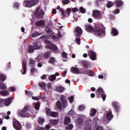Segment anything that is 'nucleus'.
I'll use <instances>...</instances> for the list:
<instances>
[{
	"instance_id": "nucleus-1",
	"label": "nucleus",
	"mask_w": 130,
	"mask_h": 130,
	"mask_svg": "<svg viewBox=\"0 0 130 130\" xmlns=\"http://www.w3.org/2000/svg\"><path fill=\"white\" fill-rule=\"evenodd\" d=\"M94 34L99 37H103L105 35L104 30L100 26H98L94 30Z\"/></svg>"
},
{
	"instance_id": "nucleus-2",
	"label": "nucleus",
	"mask_w": 130,
	"mask_h": 130,
	"mask_svg": "<svg viewBox=\"0 0 130 130\" xmlns=\"http://www.w3.org/2000/svg\"><path fill=\"white\" fill-rule=\"evenodd\" d=\"M28 110L29 107L25 106L21 111H19L18 112V115L21 117H29L30 115L28 113H27V111H28Z\"/></svg>"
},
{
	"instance_id": "nucleus-3",
	"label": "nucleus",
	"mask_w": 130,
	"mask_h": 130,
	"mask_svg": "<svg viewBox=\"0 0 130 130\" xmlns=\"http://www.w3.org/2000/svg\"><path fill=\"white\" fill-rule=\"evenodd\" d=\"M45 44H46L47 48H49L51 50H54V51H57L58 50V48L55 45L53 44V43L50 42V41L47 40L45 41Z\"/></svg>"
},
{
	"instance_id": "nucleus-4",
	"label": "nucleus",
	"mask_w": 130,
	"mask_h": 130,
	"mask_svg": "<svg viewBox=\"0 0 130 130\" xmlns=\"http://www.w3.org/2000/svg\"><path fill=\"white\" fill-rule=\"evenodd\" d=\"M35 15L37 18L42 19V18H43V16H44V12L40 7H39L37 8L36 11L35 12Z\"/></svg>"
},
{
	"instance_id": "nucleus-5",
	"label": "nucleus",
	"mask_w": 130,
	"mask_h": 130,
	"mask_svg": "<svg viewBox=\"0 0 130 130\" xmlns=\"http://www.w3.org/2000/svg\"><path fill=\"white\" fill-rule=\"evenodd\" d=\"M96 95H97L98 98H100L101 96L103 101H105V100L106 99V94L104 93L103 89L101 88H99L96 92Z\"/></svg>"
},
{
	"instance_id": "nucleus-6",
	"label": "nucleus",
	"mask_w": 130,
	"mask_h": 130,
	"mask_svg": "<svg viewBox=\"0 0 130 130\" xmlns=\"http://www.w3.org/2000/svg\"><path fill=\"white\" fill-rule=\"evenodd\" d=\"M12 103V99L11 98L5 99V100H3L2 99H0V106H2L3 104L4 103L6 106H8L11 104Z\"/></svg>"
},
{
	"instance_id": "nucleus-7",
	"label": "nucleus",
	"mask_w": 130,
	"mask_h": 130,
	"mask_svg": "<svg viewBox=\"0 0 130 130\" xmlns=\"http://www.w3.org/2000/svg\"><path fill=\"white\" fill-rule=\"evenodd\" d=\"M92 17L95 19H102L101 12L99 10H94L92 12Z\"/></svg>"
},
{
	"instance_id": "nucleus-8",
	"label": "nucleus",
	"mask_w": 130,
	"mask_h": 130,
	"mask_svg": "<svg viewBox=\"0 0 130 130\" xmlns=\"http://www.w3.org/2000/svg\"><path fill=\"white\" fill-rule=\"evenodd\" d=\"M83 33V30L80 26H77L74 30V34L76 37H80Z\"/></svg>"
},
{
	"instance_id": "nucleus-9",
	"label": "nucleus",
	"mask_w": 130,
	"mask_h": 130,
	"mask_svg": "<svg viewBox=\"0 0 130 130\" xmlns=\"http://www.w3.org/2000/svg\"><path fill=\"white\" fill-rule=\"evenodd\" d=\"M46 111L47 112L48 115H50V116H52V117H57L58 116V113L57 112H52L51 110L48 108L46 109Z\"/></svg>"
},
{
	"instance_id": "nucleus-10",
	"label": "nucleus",
	"mask_w": 130,
	"mask_h": 130,
	"mask_svg": "<svg viewBox=\"0 0 130 130\" xmlns=\"http://www.w3.org/2000/svg\"><path fill=\"white\" fill-rule=\"evenodd\" d=\"M88 56L92 60L96 59V53L93 50L89 51Z\"/></svg>"
},
{
	"instance_id": "nucleus-11",
	"label": "nucleus",
	"mask_w": 130,
	"mask_h": 130,
	"mask_svg": "<svg viewBox=\"0 0 130 130\" xmlns=\"http://www.w3.org/2000/svg\"><path fill=\"white\" fill-rule=\"evenodd\" d=\"M13 126H14V128H15V129H17V130H21L22 129V127L21 126V124L17 120L14 121Z\"/></svg>"
},
{
	"instance_id": "nucleus-12",
	"label": "nucleus",
	"mask_w": 130,
	"mask_h": 130,
	"mask_svg": "<svg viewBox=\"0 0 130 130\" xmlns=\"http://www.w3.org/2000/svg\"><path fill=\"white\" fill-rule=\"evenodd\" d=\"M36 26L38 27H44L45 26V21L43 20L38 21L36 22Z\"/></svg>"
},
{
	"instance_id": "nucleus-13",
	"label": "nucleus",
	"mask_w": 130,
	"mask_h": 130,
	"mask_svg": "<svg viewBox=\"0 0 130 130\" xmlns=\"http://www.w3.org/2000/svg\"><path fill=\"white\" fill-rule=\"evenodd\" d=\"M34 49L35 50L40 49L42 47V45L41 44V42H37L35 44H34Z\"/></svg>"
},
{
	"instance_id": "nucleus-14",
	"label": "nucleus",
	"mask_w": 130,
	"mask_h": 130,
	"mask_svg": "<svg viewBox=\"0 0 130 130\" xmlns=\"http://www.w3.org/2000/svg\"><path fill=\"white\" fill-rule=\"evenodd\" d=\"M46 32L50 34L49 37H50V38H52V39H55V38H56V37L52 34V31H51V30L50 29L47 28L46 29Z\"/></svg>"
},
{
	"instance_id": "nucleus-15",
	"label": "nucleus",
	"mask_w": 130,
	"mask_h": 130,
	"mask_svg": "<svg viewBox=\"0 0 130 130\" xmlns=\"http://www.w3.org/2000/svg\"><path fill=\"white\" fill-rule=\"evenodd\" d=\"M24 5L26 8H31V7H33V6H34V4H33L31 2V1H28L24 2Z\"/></svg>"
},
{
	"instance_id": "nucleus-16",
	"label": "nucleus",
	"mask_w": 130,
	"mask_h": 130,
	"mask_svg": "<svg viewBox=\"0 0 130 130\" xmlns=\"http://www.w3.org/2000/svg\"><path fill=\"white\" fill-rule=\"evenodd\" d=\"M60 100L62 101V103L63 107H66V106H68V102H67V101H66V96L63 95H61Z\"/></svg>"
},
{
	"instance_id": "nucleus-17",
	"label": "nucleus",
	"mask_w": 130,
	"mask_h": 130,
	"mask_svg": "<svg viewBox=\"0 0 130 130\" xmlns=\"http://www.w3.org/2000/svg\"><path fill=\"white\" fill-rule=\"evenodd\" d=\"M85 29L87 32H93L94 28H93V27L91 26L90 24H87L85 25Z\"/></svg>"
},
{
	"instance_id": "nucleus-18",
	"label": "nucleus",
	"mask_w": 130,
	"mask_h": 130,
	"mask_svg": "<svg viewBox=\"0 0 130 130\" xmlns=\"http://www.w3.org/2000/svg\"><path fill=\"white\" fill-rule=\"evenodd\" d=\"M76 126L78 128H80L81 127V125L83 124V120L81 119L80 118H78L77 119V121L76 122Z\"/></svg>"
},
{
	"instance_id": "nucleus-19",
	"label": "nucleus",
	"mask_w": 130,
	"mask_h": 130,
	"mask_svg": "<svg viewBox=\"0 0 130 130\" xmlns=\"http://www.w3.org/2000/svg\"><path fill=\"white\" fill-rule=\"evenodd\" d=\"M71 73H73V74H80V70L78 68H75L73 67L71 69Z\"/></svg>"
},
{
	"instance_id": "nucleus-20",
	"label": "nucleus",
	"mask_w": 130,
	"mask_h": 130,
	"mask_svg": "<svg viewBox=\"0 0 130 130\" xmlns=\"http://www.w3.org/2000/svg\"><path fill=\"white\" fill-rule=\"evenodd\" d=\"M85 130H91V120L86 122L85 123Z\"/></svg>"
},
{
	"instance_id": "nucleus-21",
	"label": "nucleus",
	"mask_w": 130,
	"mask_h": 130,
	"mask_svg": "<svg viewBox=\"0 0 130 130\" xmlns=\"http://www.w3.org/2000/svg\"><path fill=\"white\" fill-rule=\"evenodd\" d=\"M26 60H23L22 62V68L23 72H22V75H25L26 74Z\"/></svg>"
},
{
	"instance_id": "nucleus-22",
	"label": "nucleus",
	"mask_w": 130,
	"mask_h": 130,
	"mask_svg": "<svg viewBox=\"0 0 130 130\" xmlns=\"http://www.w3.org/2000/svg\"><path fill=\"white\" fill-rule=\"evenodd\" d=\"M113 118V116H112V112H108L107 113V118L109 120H111L112 118Z\"/></svg>"
},
{
	"instance_id": "nucleus-23",
	"label": "nucleus",
	"mask_w": 130,
	"mask_h": 130,
	"mask_svg": "<svg viewBox=\"0 0 130 130\" xmlns=\"http://www.w3.org/2000/svg\"><path fill=\"white\" fill-rule=\"evenodd\" d=\"M64 90H65L64 87H63L62 86H60V87L56 88V90H57V92H59V93H61V92H63V91H64Z\"/></svg>"
},
{
	"instance_id": "nucleus-24",
	"label": "nucleus",
	"mask_w": 130,
	"mask_h": 130,
	"mask_svg": "<svg viewBox=\"0 0 130 130\" xmlns=\"http://www.w3.org/2000/svg\"><path fill=\"white\" fill-rule=\"evenodd\" d=\"M84 74H87L88 76H89L90 77H93L94 75V72L92 70H89V71H87L84 73Z\"/></svg>"
},
{
	"instance_id": "nucleus-25",
	"label": "nucleus",
	"mask_w": 130,
	"mask_h": 130,
	"mask_svg": "<svg viewBox=\"0 0 130 130\" xmlns=\"http://www.w3.org/2000/svg\"><path fill=\"white\" fill-rule=\"evenodd\" d=\"M34 50H35V49H34V46H29L27 51L28 53H33Z\"/></svg>"
},
{
	"instance_id": "nucleus-26",
	"label": "nucleus",
	"mask_w": 130,
	"mask_h": 130,
	"mask_svg": "<svg viewBox=\"0 0 130 130\" xmlns=\"http://www.w3.org/2000/svg\"><path fill=\"white\" fill-rule=\"evenodd\" d=\"M39 86L40 87L41 89L43 90H45V83L44 82H40L39 83Z\"/></svg>"
},
{
	"instance_id": "nucleus-27",
	"label": "nucleus",
	"mask_w": 130,
	"mask_h": 130,
	"mask_svg": "<svg viewBox=\"0 0 130 130\" xmlns=\"http://www.w3.org/2000/svg\"><path fill=\"white\" fill-rule=\"evenodd\" d=\"M70 122H71V119L69 117H66L64 121V124H69Z\"/></svg>"
},
{
	"instance_id": "nucleus-28",
	"label": "nucleus",
	"mask_w": 130,
	"mask_h": 130,
	"mask_svg": "<svg viewBox=\"0 0 130 130\" xmlns=\"http://www.w3.org/2000/svg\"><path fill=\"white\" fill-rule=\"evenodd\" d=\"M48 79L49 81L53 82V81H54L56 79V77H55L54 75H51L49 76Z\"/></svg>"
},
{
	"instance_id": "nucleus-29",
	"label": "nucleus",
	"mask_w": 130,
	"mask_h": 130,
	"mask_svg": "<svg viewBox=\"0 0 130 130\" xmlns=\"http://www.w3.org/2000/svg\"><path fill=\"white\" fill-rule=\"evenodd\" d=\"M0 89L2 90H6L7 89V86L4 84V82H1L0 83Z\"/></svg>"
},
{
	"instance_id": "nucleus-30",
	"label": "nucleus",
	"mask_w": 130,
	"mask_h": 130,
	"mask_svg": "<svg viewBox=\"0 0 130 130\" xmlns=\"http://www.w3.org/2000/svg\"><path fill=\"white\" fill-rule=\"evenodd\" d=\"M50 122L53 125H56L58 123V121L57 120H50Z\"/></svg>"
},
{
	"instance_id": "nucleus-31",
	"label": "nucleus",
	"mask_w": 130,
	"mask_h": 130,
	"mask_svg": "<svg viewBox=\"0 0 130 130\" xmlns=\"http://www.w3.org/2000/svg\"><path fill=\"white\" fill-rule=\"evenodd\" d=\"M49 63H52V64H53L54 63H55V62H56V60H55V59L54 58L51 57L49 59Z\"/></svg>"
},
{
	"instance_id": "nucleus-32",
	"label": "nucleus",
	"mask_w": 130,
	"mask_h": 130,
	"mask_svg": "<svg viewBox=\"0 0 130 130\" xmlns=\"http://www.w3.org/2000/svg\"><path fill=\"white\" fill-rule=\"evenodd\" d=\"M112 33L114 36H116L117 35H118V31H117V29L115 28H112Z\"/></svg>"
},
{
	"instance_id": "nucleus-33",
	"label": "nucleus",
	"mask_w": 130,
	"mask_h": 130,
	"mask_svg": "<svg viewBox=\"0 0 130 130\" xmlns=\"http://www.w3.org/2000/svg\"><path fill=\"white\" fill-rule=\"evenodd\" d=\"M115 3H116V4L117 6V7H121V6H122L123 4L121 1H119V0H117L115 1Z\"/></svg>"
},
{
	"instance_id": "nucleus-34",
	"label": "nucleus",
	"mask_w": 130,
	"mask_h": 130,
	"mask_svg": "<svg viewBox=\"0 0 130 130\" xmlns=\"http://www.w3.org/2000/svg\"><path fill=\"white\" fill-rule=\"evenodd\" d=\"M38 122L39 124H43V123H44V119L41 117H39L38 119Z\"/></svg>"
},
{
	"instance_id": "nucleus-35",
	"label": "nucleus",
	"mask_w": 130,
	"mask_h": 130,
	"mask_svg": "<svg viewBox=\"0 0 130 130\" xmlns=\"http://www.w3.org/2000/svg\"><path fill=\"white\" fill-rule=\"evenodd\" d=\"M0 94L1 95H3V96H7L9 95V92H8V91H6V90H3L2 91H0Z\"/></svg>"
},
{
	"instance_id": "nucleus-36",
	"label": "nucleus",
	"mask_w": 130,
	"mask_h": 130,
	"mask_svg": "<svg viewBox=\"0 0 130 130\" xmlns=\"http://www.w3.org/2000/svg\"><path fill=\"white\" fill-rule=\"evenodd\" d=\"M57 10H60V12H61L62 16H64L66 15L64 14V11L62 10V9H60V6H58L56 8Z\"/></svg>"
},
{
	"instance_id": "nucleus-37",
	"label": "nucleus",
	"mask_w": 130,
	"mask_h": 130,
	"mask_svg": "<svg viewBox=\"0 0 130 130\" xmlns=\"http://www.w3.org/2000/svg\"><path fill=\"white\" fill-rule=\"evenodd\" d=\"M56 106L59 109L62 108V107H61V103L59 101L56 102Z\"/></svg>"
},
{
	"instance_id": "nucleus-38",
	"label": "nucleus",
	"mask_w": 130,
	"mask_h": 130,
	"mask_svg": "<svg viewBox=\"0 0 130 130\" xmlns=\"http://www.w3.org/2000/svg\"><path fill=\"white\" fill-rule=\"evenodd\" d=\"M90 116H94V115L96 114V109H92L91 111H90Z\"/></svg>"
},
{
	"instance_id": "nucleus-39",
	"label": "nucleus",
	"mask_w": 130,
	"mask_h": 130,
	"mask_svg": "<svg viewBox=\"0 0 130 130\" xmlns=\"http://www.w3.org/2000/svg\"><path fill=\"white\" fill-rule=\"evenodd\" d=\"M6 76L1 74L0 75V80L1 81H5L6 80Z\"/></svg>"
},
{
	"instance_id": "nucleus-40",
	"label": "nucleus",
	"mask_w": 130,
	"mask_h": 130,
	"mask_svg": "<svg viewBox=\"0 0 130 130\" xmlns=\"http://www.w3.org/2000/svg\"><path fill=\"white\" fill-rule=\"evenodd\" d=\"M49 55H50V52H47L44 54V57L47 58V57H49Z\"/></svg>"
},
{
	"instance_id": "nucleus-41",
	"label": "nucleus",
	"mask_w": 130,
	"mask_h": 130,
	"mask_svg": "<svg viewBox=\"0 0 130 130\" xmlns=\"http://www.w3.org/2000/svg\"><path fill=\"white\" fill-rule=\"evenodd\" d=\"M107 6L108 8H111V7L113 6V3L111 2H109Z\"/></svg>"
},
{
	"instance_id": "nucleus-42",
	"label": "nucleus",
	"mask_w": 130,
	"mask_h": 130,
	"mask_svg": "<svg viewBox=\"0 0 130 130\" xmlns=\"http://www.w3.org/2000/svg\"><path fill=\"white\" fill-rule=\"evenodd\" d=\"M74 96H71L70 98H69L70 103H73V102H74Z\"/></svg>"
},
{
	"instance_id": "nucleus-43",
	"label": "nucleus",
	"mask_w": 130,
	"mask_h": 130,
	"mask_svg": "<svg viewBox=\"0 0 130 130\" xmlns=\"http://www.w3.org/2000/svg\"><path fill=\"white\" fill-rule=\"evenodd\" d=\"M30 2L34 4V6H35V5H37V4H38L39 0H30Z\"/></svg>"
},
{
	"instance_id": "nucleus-44",
	"label": "nucleus",
	"mask_w": 130,
	"mask_h": 130,
	"mask_svg": "<svg viewBox=\"0 0 130 130\" xmlns=\"http://www.w3.org/2000/svg\"><path fill=\"white\" fill-rule=\"evenodd\" d=\"M35 106L36 109H37V110H38V109H39V108L40 107V104L36 103V104H35Z\"/></svg>"
},
{
	"instance_id": "nucleus-45",
	"label": "nucleus",
	"mask_w": 130,
	"mask_h": 130,
	"mask_svg": "<svg viewBox=\"0 0 130 130\" xmlns=\"http://www.w3.org/2000/svg\"><path fill=\"white\" fill-rule=\"evenodd\" d=\"M73 127H74V126L72 124H70L67 126L66 128L67 129L71 130L73 129Z\"/></svg>"
},
{
	"instance_id": "nucleus-46",
	"label": "nucleus",
	"mask_w": 130,
	"mask_h": 130,
	"mask_svg": "<svg viewBox=\"0 0 130 130\" xmlns=\"http://www.w3.org/2000/svg\"><path fill=\"white\" fill-rule=\"evenodd\" d=\"M118 106V103L117 102H114L113 103V106L115 108V109H117V106Z\"/></svg>"
},
{
	"instance_id": "nucleus-47",
	"label": "nucleus",
	"mask_w": 130,
	"mask_h": 130,
	"mask_svg": "<svg viewBox=\"0 0 130 130\" xmlns=\"http://www.w3.org/2000/svg\"><path fill=\"white\" fill-rule=\"evenodd\" d=\"M80 11L81 13H82V14H84V13H86V10L84 9L83 7H80Z\"/></svg>"
},
{
	"instance_id": "nucleus-48",
	"label": "nucleus",
	"mask_w": 130,
	"mask_h": 130,
	"mask_svg": "<svg viewBox=\"0 0 130 130\" xmlns=\"http://www.w3.org/2000/svg\"><path fill=\"white\" fill-rule=\"evenodd\" d=\"M71 12H72V9H71V8H68L66 10V13L68 16L70 15Z\"/></svg>"
},
{
	"instance_id": "nucleus-49",
	"label": "nucleus",
	"mask_w": 130,
	"mask_h": 130,
	"mask_svg": "<svg viewBox=\"0 0 130 130\" xmlns=\"http://www.w3.org/2000/svg\"><path fill=\"white\" fill-rule=\"evenodd\" d=\"M93 130H103V127H101V126H100V127H98V126H95Z\"/></svg>"
},
{
	"instance_id": "nucleus-50",
	"label": "nucleus",
	"mask_w": 130,
	"mask_h": 130,
	"mask_svg": "<svg viewBox=\"0 0 130 130\" xmlns=\"http://www.w3.org/2000/svg\"><path fill=\"white\" fill-rule=\"evenodd\" d=\"M70 3V1L69 0H62V3L64 5H68Z\"/></svg>"
},
{
	"instance_id": "nucleus-51",
	"label": "nucleus",
	"mask_w": 130,
	"mask_h": 130,
	"mask_svg": "<svg viewBox=\"0 0 130 130\" xmlns=\"http://www.w3.org/2000/svg\"><path fill=\"white\" fill-rule=\"evenodd\" d=\"M38 35H39V34L37 31H35L32 34V37H36V36H38Z\"/></svg>"
},
{
	"instance_id": "nucleus-52",
	"label": "nucleus",
	"mask_w": 130,
	"mask_h": 130,
	"mask_svg": "<svg viewBox=\"0 0 130 130\" xmlns=\"http://www.w3.org/2000/svg\"><path fill=\"white\" fill-rule=\"evenodd\" d=\"M76 43H77L78 45H80V44H81V39L80 38H76Z\"/></svg>"
},
{
	"instance_id": "nucleus-53",
	"label": "nucleus",
	"mask_w": 130,
	"mask_h": 130,
	"mask_svg": "<svg viewBox=\"0 0 130 130\" xmlns=\"http://www.w3.org/2000/svg\"><path fill=\"white\" fill-rule=\"evenodd\" d=\"M84 108H85V106H80L79 107L78 110H79V111H83V110H84Z\"/></svg>"
},
{
	"instance_id": "nucleus-54",
	"label": "nucleus",
	"mask_w": 130,
	"mask_h": 130,
	"mask_svg": "<svg viewBox=\"0 0 130 130\" xmlns=\"http://www.w3.org/2000/svg\"><path fill=\"white\" fill-rule=\"evenodd\" d=\"M62 56L64 58H65V59H63V60H64V61H66V60H67V53L63 52L62 53Z\"/></svg>"
},
{
	"instance_id": "nucleus-55",
	"label": "nucleus",
	"mask_w": 130,
	"mask_h": 130,
	"mask_svg": "<svg viewBox=\"0 0 130 130\" xmlns=\"http://www.w3.org/2000/svg\"><path fill=\"white\" fill-rule=\"evenodd\" d=\"M50 129V124L46 125L45 128V130H49Z\"/></svg>"
},
{
	"instance_id": "nucleus-56",
	"label": "nucleus",
	"mask_w": 130,
	"mask_h": 130,
	"mask_svg": "<svg viewBox=\"0 0 130 130\" xmlns=\"http://www.w3.org/2000/svg\"><path fill=\"white\" fill-rule=\"evenodd\" d=\"M19 6L20 5H19V3H14V8H16V9H18V8H19Z\"/></svg>"
},
{
	"instance_id": "nucleus-57",
	"label": "nucleus",
	"mask_w": 130,
	"mask_h": 130,
	"mask_svg": "<svg viewBox=\"0 0 130 130\" xmlns=\"http://www.w3.org/2000/svg\"><path fill=\"white\" fill-rule=\"evenodd\" d=\"M78 11H79V9L77 8H74L72 9V12H73L74 13H76V12H78Z\"/></svg>"
},
{
	"instance_id": "nucleus-58",
	"label": "nucleus",
	"mask_w": 130,
	"mask_h": 130,
	"mask_svg": "<svg viewBox=\"0 0 130 130\" xmlns=\"http://www.w3.org/2000/svg\"><path fill=\"white\" fill-rule=\"evenodd\" d=\"M67 75V71H64L62 72V77H66V76Z\"/></svg>"
},
{
	"instance_id": "nucleus-59",
	"label": "nucleus",
	"mask_w": 130,
	"mask_h": 130,
	"mask_svg": "<svg viewBox=\"0 0 130 130\" xmlns=\"http://www.w3.org/2000/svg\"><path fill=\"white\" fill-rule=\"evenodd\" d=\"M25 92L26 95H31V94H32L31 92L28 91L27 90H25Z\"/></svg>"
},
{
	"instance_id": "nucleus-60",
	"label": "nucleus",
	"mask_w": 130,
	"mask_h": 130,
	"mask_svg": "<svg viewBox=\"0 0 130 130\" xmlns=\"http://www.w3.org/2000/svg\"><path fill=\"white\" fill-rule=\"evenodd\" d=\"M37 130H45V128L44 127H38L37 128Z\"/></svg>"
},
{
	"instance_id": "nucleus-61",
	"label": "nucleus",
	"mask_w": 130,
	"mask_h": 130,
	"mask_svg": "<svg viewBox=\"0 0 130 130\" xmlns=\"http://www.w3.org/2000/svg\"><path fill=\"white\" fill-rule=\"evenodd\" d=\"M41 79L42 80H45V79H46V76L45 75H43L41 77Z\"/></svg>"
},
{
	"instance_id": "nucleus-62",
	"label": "nucleus",
	"mask_w": 130,
	"mask_h": 130,
	"mask_svg": "<svg viewBox=\"0 0 130 130\" xmlns=\"http://www.w3.org/2000/svg\"><path fill=\"white\" fill-rule=\"evenodd\" d=\"M29 62L31 64H33L35 62V61H34V60H33V59H30Z\"/></svg>"
},
{
	"instance_id": "nucleus-63",
	"label": "nucleus",
	"mask_w": 130,
	"mask_h": 130,
	"mask_svg": "<svg viewBox=\"0 0 130 130\" xmlns=\"http://www.w3.org/2000/svg\"><path fill=\"white\" fill-rule=\"evenodd\" d=\"M32 99H33V100H39V99L37 96H32Z\"/></svg>"
},
{
	"instance_id": "nucleus-64",
	"label": "nucleus",
	"mask_w": 130,
	"mask_h": 130,
	"mask_svg": "<svg viewBox=\"0 0 130 130\" xmlns=\"http://www.w3.org/2000/svg\"><path fill=\"white\" fill-rule=\"evenodd\" d=\"M40 57H37L36 58V61H40Z\"/></svg>"
}]
</instances>
